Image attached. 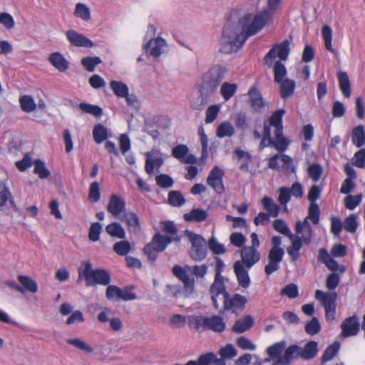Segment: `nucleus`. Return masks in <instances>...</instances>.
<instances>
[{
	"label": "nucleus",
	"instance_id": "obj_1",
	"mask_svg": "<svg viewBox=\"0 0 365 365\" xmlns=\"http://www.w3.org/2000/svg\"><path fill=\"white\" fill-rule=\"evenodd\" d=\"M265 14L247 13L239 19L237 24L227 21L220 40V50L225 53L237 51L249 37L258 34L264 27L263 16Z\"/></svg>",
	"mask_w": 365,
	"mask_h": 365
},
{
	"label": "nucleus",
	"instance_id": "obj_2",
	"mask_svg": "<svg viewBox=\"0 0 365 365\" xmlns=\"http://www.w3.org/2000/svg\"><path fill=\"white\" fill-rule=\"evenodd\" d=\"M284 113V109H278L271 115L268 122H264L262 138L259 145L260 150L271 146L282 153L287 149L289 140L283 135L282 118Z\"/></svg>",
	"mask_w": 365,
	"mask_h": 365
},
{
	"label": "nucleus",
	"instance_id": "obj_3",
	"mask_svg": "<svg viewBox=\"0 0 365 365\" xmlns=\"http://www.w3.org/2000/svg\"><path fill=\"white\" fill-rule=\"evenodd\" d=\"M207 270L208 266L206 264L194 266L185 265L184 267L175 265L173 267V273L182 282L186 295H190L195 289V279L190 277L189 273L197 279H203L207 274Z\"/></svg>",
	"mask_w": 365,
	"mask_h": 365
},
{
	"label": "nucleus",
	"instance_id": "obj_4",
	"mask_svg": "<svg viewBox=\"0 0 365 365\" xmlns=\"http://www.w3.org/2000/svg\"><path fill=\"white\" fill-rule=\"evenodd\" d=\"M78 279L79 282L85 279L86 287H93L96 284L107 286L111 281L110 273L105 269H92L89 262L83 261L78 269Z\"/></svg>",
	"mask_w": 365,
	"mask_h": 365
},
{
	"label": "nucleus",
	"instance_id": "obj_5",
	"mask_svg": "<svg viewBox=\"0 0 365 365\" xmlns=\"http://www.w3.org/2000/svg\"><path fill=\"white\" fill-rule=\"evenodd\" d=\"M227 73V68L226 66L221 64H214L202 74L198 87L205 91L204 93H210L213 96Z\"/></svg>",
	"mask_w": 365,
	"mask_h": 365
},
{
	"label": "nucleus",
	"instance_id": "obj_6",
	"mask_svg": "<svg viewBox=\"0 0 365 365\" xmlns=\"http://www.w3.org/2000/svg\"><path fill=\"white\" fill-rule=\"evenodd\" d=\"M188 326L197 331L210 330L217 333H222L226 328L223 318L219 315L205 317L194 315L189 317Z\"/></svg>",
	"mask_w": 365,
	"mask_h": 365
},
{
	"label": "nucleus",
	"instance_id": "obj_7",
	"mask_svg": "<svg viewBox=\"0 0 365 365\" xmlns=\"http://www.w3.org/2000/svg\"><path fill=\"white\" fill-rule=\"evenodd\" d=\"M185 235L191 243V247L189 250L190 258L195 262L203 261L207 255L205 239L202 235L189 230H185Z\"/></svg>",
	"mask_w": 365,
	"mask_h": 365
},
{
	"label": "nucleus",
	"instance_id": "obj_8",
	"mask_svg": "<svg viewBox=\"0 0 365 365\" xmlns=\"http://www.w3.org/2000/svg\"><path fill=\"white\" fill-rule=\"evenodd\" d=\"M166 249L164 235L160 232L154 235L151 241L148 243L143 248L144 254L147 256L148 259L154 263L158 257V253Z\"/></svg>",
	"mask_w": 365,
	"mask_h": 365
},
{
	"label": "nucleus",
	"instance_id": "obj_9",
	"mask_svg": "<svg viewBox=\"0 0 365 365\" xmlns=\"http://www.w3.org/2000/svg\"><path fill=\"white\" fill-rule=\"evenodd\" d=\"M291 40L285 39L280 43L274 44L268 51L264 57V62L267 66H271L272 60L279 57V61H286L288 58L290 52Z\"/></svg>",
	"mask_w": 365,
	"mask_h": 365
},
{
	"label": "nucleus",
	"instance_id": "obj_10",
	"mask_svg": "<svg viewBox=\"0 0 365 365\" xmlns=\"http://www.w3.org/2000/svg\"><path fill=\"white\" fill-rule=\"evenodd\" d=\"M247 299L245 296L240 294H235L230 296L226 293V297L224 299V308L227 311H231L232 313L237 314L243 311Z\"/></svg>",
	"mask_w": 365,
	"mask_h": 365
},
{
	"label": "nucleus",
	"instance_id": "obj_11",
	"mask_svg": "<svg viewBox=\"0 0 365 365\" xmlns=\"http://www.w3.org/2000/svg\"><path fill=\"white\" fill-rule=\"evenodd\" d=\"M224 175V170L216 165L212 168L207 178V184L218 194H222L225 190L222 180Z\"/></svg>",
	"mask_w": 365,
	"mask_h": 365
},
{
	"label": "nucleus",
	"instance_id": "obj_12",
	"mask_svg": "<svg viewBox=\"0 0 365 365\" xmlns=\"http://www.w3.org/2000/svg\"><path fill=\"white\" fill-rule=\"evenodd\" d=\"M284 255V249H270L267 257L268 263L264 267V272L267 276L271 275L280 268V263Z\"/></svg>",
	"mask_w": 365,
	"mask_h": 365
},
{
	"label": "nucleus",
	"instance_id": "obj_13",
	"mask_svg": "<svg viewBox=\"0 0 365 365\" xmlns=\"http://www.w3.org/2000/svg\"><path fill=\"white\" fill-rule=\"evenodd\" d=\"M250 269L245 266L244 263L240 260H237L233 265V271L236 275L238 284L244 289L249 287L251 283L249 276V270Z\"/></svg>",
	"mask_w": 365,
	"mask_h": 365
},
{
	"label": "nucleus",
	"instance_id": "obj_14",
	"mask_svg": "<svg viewBox=\"0 0 365 365\" xmlns=\"http://www.w3.org/2000/svg\"><path fill=\"white\" fill-rule=\"evenodd\" d=\"M189 148L186 145L179 144L172 150V155L185 164H195L197 158L193 154H189Z\"/></svg>",
	"mask_w": 365,
	"mask_h": 365
},
{
	"label": "nucleus",
	"instance_id": "obj_15",
	"mask_svg": "<svg viewBox=\"0 0 365 365\" xmlns=\"http://www.w3.org/2000/svg\"><path fill=\"white\" fill-rule=\"evenodd\" d=\"M66 35L70 43L74 46L84 48H92L94 46V43L91 40L74 30L67 31Z\"/></svg>",
	"mask_w": 365,
	"mask_h": 365
},
{
	"label": "nucleus",
	"instance_id": "obj_16",
	"mask_svg": "<svg viewBox=\"0 0 365 365\" xmlns=\"http://www.w3.org/2000/svg\"><path fill=\"white\" fill-rule=\"evenodd\" d=\"M287 344L286 340H281L268 346L266 349V352L269 356V358L265 359L264 361L268 362L274 361L275 364H278V361H279L281 357L283 356L282 353L284 351Z\"/></svg>",
	"mask_w": 365,
	"mask_h": 365
},
{
	"label": "nucleus",
	"instance_id": "obj_17",
	"mask_svg": "<svg viewBox=\"0 0 365 365\" xmlns=\"http://www.w3.org/2000/svg\"><path fill=\"white\" fill-rule=\"evenodd\" d=\"M295 232L297 235H301L300 237L305 245H309L312 242L313 229L307 218L304 219L303 222L299 220L296 222Z\"/></svg>",
	"mask_w": 365,
	"mask_h": 365
},
{
	"label": "nucleus",
	"instance_id": "obj_18",
	"mask_svg": "<svg viewBox=\"0 0 365 365\" xmlns=\"http://www.w3.org/2000/svg\"><path fill=\"white\" fill-rule=\"evenodd\" d=\"M359 328L360 324L358 317L356 316L349 317L346 318L341 324V335L344 337L355 336L358 334Z\"/></svg>",
	"mask_w": 365,
	"mask_h": 365
},
{
	"label": "nucleus",
	"instance_id": "obj_19",
	"mask_svg": "<svg viewBox=\"0 0 365 365\" xmlns=\"http://www.w3.org/2000/svg\"><path fill=\"white\" fill-rule=\"evenodd\" d=\"M240 260L247 268H252L260 259V253L255 247H244L241 250Z\"/></svg>",
	"mask_w": 365,
	"mask_h": 365
},
{
	"label": "nucleus",
	"instance_id": "obj_20",
	"mask_svg": "<svg viewBox=\"0 0 365 365\" xmlns=\"http://www.w3.org/2000/svg\"><path fill=\"white\" fill-rule=\"evenodd\" d=\"M300 346L297 344H291L286 346L284 354L278 361V365H289L294 359L300 357Z\"/></svg>",
	"mask_w": 365,
	"mask_h": 365
},
{
	"label": "nucleus",
	"instance_id": "obj_21",
	"mask_svg": "<svg viewBox=\"0 0 365 365\" xmlns=\"http://www.w3.org/2000/svg\"><path fill=\"white\" fill-rule=\"evenodd\" d=\"M125 201L116 195H112L107 206V210L114 217H118L123 211Z\"/></svg>",
	"mask_w": 365,
	"mask_h": 365
},
{
	"label": "nucleus",
	"instance_id": "obj_22",
	"mask_svg": "<svg viewBox=\"0 0 365 365\" xmlns=\"http://www.w3.org/2000/svg\"><path fill=\"white\" fill-rule=\"evenodd\" d=\"M248 95L252 107L255 111L259 112L265 106L261 93L256 86H253L249 89Z\"/></svg>",
	"mask_w": 365,
	"mask_h": 365
},
{
	"label": "nucleus",
	"instance_id": "obj_23",
	"mask_svg": "<svg viewBox=\"0 0 365 365\" xmlns=\"http://www.w3.org/2000/svg\"><path fill=\"white\" fill-rule=\"evenodd\" d=\"M318 352V343L315 341H308L303 348L300 346V358L306 361L313 359L317 356Z\"/></svg>",
	"mask_w": 365,
	"mask_h": 365
},
{
	"label": "nucleus",
	"instance_id": "obj_24",
	"mask_svg": "<svg viewBox=\"0 0 365 365\" xmlns=\"http://www.w3.org/2000/svg\"><path fill=\"white\" fill-rule=\"evenodd\" d=\"M199 96L192 98L190 100V106L194 110H202L204 107L210 102L212 95L210 93H204L205 91L198 87Z\"/></svg>",
	"mask_w": 365,
	"mask_h": 365
},
{
	"label": "nucleus",
	"instance_id": "obj_25",
	"mask_svg": "<svg viewBox=\"0 0 365 365\" xmlns=\"http://www.w3.org/2000/svg\"><path fill=\"white\" fill-rule=\"evenodd\" d=\"M48 61L60 72H64L69 68V61L59 52L51 53Z\"/></svg>",
	"mask_w": 365,
	"mask_h": 365
},
{
	"label": "nucleus",
	"instance_id": "obj_26",
	"mask_svg": "<svg viewBox=\"0 0 365 365\" xmlns=\"http://www.w3.org/2000/svg\"><path fill=\"white\" fill-rule=\"evenodd\" d=\"M120 220L123 222H125L132 231L137 232L140 229V219L138 215L133 211L124 212Z\"/></svg>",
	"mask_w": 365,
	"mask_h": 365
},
{
	"label": "nucleus",
	"instance_id": "obj_27",
	"mask_svg": "<svg viewBox=\"0 0 365 365\" xmlns=\"http://www.w3.org/2000/svg\"><path fill=\"white\" fill-rule=\"evenodd\" d=\"M279 93L282 99L286 100L289 98L294 92L296 83L294 80L285 78L279 83Z\"/></svg>",
	"mask_w": 365,
	"mask_h": 365
},
{
	"label": "nucleus",
	"instance_id": "obj_28",
	"mask_svg": "<svg viewBox=\"0 0 365 365\" xmlns=\"http://www.w3.org/2000/svg\"><path fill=\"white\" fill-rule=\"evenodd\" d=\"M208 216V212L201 208H194L190 212L185 213L183 218L186 222H201L205 221Z\"/></svg>",
	"mask_w": 365,
	"mask_h": 365
},
{
	"label": "nucleus",
	"instance_id": "obj_29",
	"mask_svg": "<svg viewBox=\"0 0 365 365\" xmlns=\"http://www.w3.org/2000/svg\"><path fill=\"white\" fill-rule=\"evenodd\" d=\"M339 88L345 98H349L351 94V84L349 76L346 72L340 71L337 73Z\"/></svg>",
	"mask_w": 365,
	"mask_h": 365
},
{
	"label": "nucleus",
	"instance_id": "obj_30",
	"mask_svg": "<svg viewBox=\"0 0 365 365\" xmlns=\"http://www.w3.org/2000/svg\"><path fill=\"white\" fill-rule=\"evenodd\" d=\"M254 324L253 318L247 315L242 319H238L232 327V331L235 333H243L249 330Z\"/></svg>",
	"mask_w": 365,
	"mask_h": 365
},
{
	"label": "nucleus",
	"instance_id": "obj_31",
	"mask_svg": "<svg viewBox=\"0 0 365 365\" xmlns=\"http://www.w3.org/2000/svg\"><path fill=\"white\" fill-rule=\"evenodd\" d=\"M351 140L357 148H361L365 144V130L363 125H359L352 130Z\"/></svg>",
	"mask_w": 365,
	"mask_h": 365
},
{
	"label": "nucleus",
	"instance_id": "obj_32",
	"mask_svg": "<svg viewBox=\"0 0 365 365\" xmlns=\"http://www.w3.org/2000/svg\"><path fill=\"white\" fill-rule=\"evenodd\" d=\"M106 232L111 237L125 239L126 234L124 228L119 222H112L106 227Z\"/></svg>",
	"mask_w": 365,
	"mask_h": 365
},
{
	"label": "nucleus",
	"instance_id": "obj_33",
	"mask_svg": "<svg viewBox=\"0 0 365 365\" xmlns=\"http://www.w3.org/2000/svg\"><path fill=\"white\" fill-rule=\"evenodd\" d=\"M110 87L118 98H123L128 96V92L129 91L128 86L123 81H111L110 82Z\"/></svg>",
	"mask_w": 365,
	"mask_h": 365
},
{
	"label": "nucleus",
	"instance_id": "obj_34",
	"mask_svg": "<svg viewBox=\"0 0 365 365\" xmlns=\"http://www.w3.org/2000/svg\"><path fill=\"white\" fill-rule=\"evenodd\" d=\"M210 294H215V296H219L222 294L224 299L226 297V293L228 292L226 291L223 277H215L214 282L210 286Z\"/></svg>",
	"mask_w": 365,
	"mask_h": 365
},
{
	"label": "nucleus",
	"instance_id": "obj_35",
	"mask_svg": "<svg viewBox=\"0 0 365 365\" xmlns=\"http://www.w3.org/2000/svg\"><path fill=\"white\" fill-rule=\"evenodd\" d=\"M262 205L270 216L276 217L279 215V206L270 197H264L262 200Z\"/></svg>",
	"mask_w": 365,
	"mask_h": 365
},
{
	"label": "nucleus",
	"instance_id": "obj_36",
	"mask_svg": "<svg viewBox=\"0 0 365 365\" xmlns=\"http://www.w3.org/2000/svg\"><path fill=\"white\" fill-rule=\"evenodd\" d=\"M339 349L340 343L337 341L327 346L322 356V363L325 364L331 360L338 354Z\"/></svg>",
	"mask_w": 365,
	"mask_h": 365
},
{
	"label": "nucleus",
	"instance_id": "obj_37",
	"mask_svg": "<svg viewBox=\"0 0 365 365\" xmlns=\"http://www.w3.org/2000/svg\"><path fill=\"white\" fill-rule=\"evenodd\" d=\"M235 133L234 126L229 121L221 123L216 130V135L218 138L230 137Z\"/></svg>",
	"mask_w": 365,
	"mask_h": 365
},
{
	"label": "nucleus",
	"instance_id": "obj_38",
	"mask_svg": "<svg viewBox=\"0 0 365 365\" xmlns=\"http://www.w3.org/2000/svg\"><path fill=\"white\" fill-rule=\"evenodd\" d=\"M166 46V41L161 37H157L154 39V46L150 47L148 52L149 55L158 58L163 53V48Z\"/></svg>",
	"mask_w": 365,
	"mask_h": 365
},
{
	"label": "nucleus",
	"instance_id": "obj_39",
	"mask_svg": "<svg viewBox=\"0 0 365 365\" xmlns=\"http://www.w3.org/2000/svg\"><path fill=\"white\" fill-rule=\"evenodd\" d=\"M281 0H267V9H263L256 15H259L262 13H265V16H263L264 20V25L268 22V21L272 18L274 12L277 9L278 6L279 5Z\"/></svg>",
	"mask_w": 365,
	"mask_h": 365
},
{
	"label": "nucleus",
	"instance_id": "obj_40",
	"mask_svg": "<svg viewBox=\"0 0 365 365\" xmlns=\"http://www.w3.org/2000/svg\"><path fill=\"white\" fill-rule=\"evenodd\" d=\"M237 89V85L236 83H224L221 86L220 93L222 98L227 101H229L236 93Z\"/></svg>",
	"mask_w": 365,
	"mask_h": 365
},
{
	"label": "nucleus",
	"instance_id": "obj_41",
	"mask_svg": "<svg viewBox=\"0 0 365 365\" xmlns=\"http://www.w3.org/2000/svg\"><path fill=\"white\" fill-rule=\"evenodd\" d=\"M93 136L95 142L100 144L107 139L108 130L102 124H98L93 128Z\"/></svg>",
	"mask_w": 365,
	"mask_h": 365
},
{
	"label": "nucleus",
	"instance_id": "obj_42",
	"mask_svg": "<svg viewBox=\"0 0 365 365\" xmlns=\"http://www.w3.org/2000/svg\"><path fill=\"white\" fill-rule=\"evenodd\" d=\"M34 173L38 175L39 178L45 179L47 178L51 175L50 171L46 167V164L43 160L40 159H36L34 160Z\"/></svg>",
	"mask_w": 365,
	"mask_h": 365
},
{
	"label": "nucleus",
	"instance_id": "obj_43",
	"mask_svg": "<svg viewBox=\"0 0 365 365\" xmlns=\"http://www.w3.org/2000/svg\"><path fill=\"white\" fill-rule=\"evenodd\" d=\"M322 35L324 41L325 48L331 53H335L332 47V29L328 25H324L322 29Z\"/></svg>",
	"mask_w": 365,
	"mask_h": 365
},
{
	"label": "nucleus",
	"instance_id": "obj_44",
	"mask_svg": "<svg viewBox=\"0 0 365 365\" xmlns=\"http://www.w3.org/2000/svg\"><path fill=\"white\" fill-rule=\"evenodd\" d=\"M274 79L276 83H279L287 75V68L281 61H277L273 66Z\"/></svg>",
	"mask_w": 365,
	"mask_h": 365
},
{
	"label": "nucleus",
	"instance_id": "obj_45",
	"mask_svg": "<svg viewBox=\"0 0 365 365\" xmlns=\"http://www.w3.org/2000/svg\"><path fill=\"white\" fill-rule=\"evenodd\" d=\"M18 280L26 290L31 293H36L38 291L37 283L30 277L19 275L18 276Z\"/></svg>",
	"mask_w": 365,
	"mask_h": 365
},
{
	"label": "nucleus",
	"instance_id": "obj_46",
	"mask_svg": "<svg viewBox=\"0 0 365 365\" xmlns=\"http://www.w3.org/2000/svg\"><path fill=\"white\" fill-rule=\"evenodd\" d=\"M168 202L173 207H181L185 203V199L180 191L172 190L168 193Z\"/></svg>",
	"mask_w": 365,
	"mask_h": 365
},
{
	"label": "nucleus",
	"instance_id": "obj_47",
	"mask_svg": "<svg viewBox=\"0 0 365 365\" xmlns=\"http://www.w3.org/2000/svg\"><path fill=\"white\" fill-rule=\"evenodd\" d=\"M209 249L215 255H223L226 252V248L223 244L220 243L215 236H212L207 242Z\"/></svg>",
	"mask_w": 365,
	"mask_h": 365
},
{
	"label": "nucleus",
	"instance_id": "obj_48",
	"mask_svg": "<svg viewBox=\"0 0 365 365\" xmlns=\"http://www.w3.org/2000/svg\"><path fill=\"white\" fill-rule=\"evenodd\" d=\"M78 107L83 112L91 114L96 117H100L103 114V109L97 105L81 103Z\"/></svg>",
	"mask_w": 365,
	"mask_h": 365
},
{
	"label": "nucleus",
	"instance_id": "obj_49",
	"mask_svg": "<svg viewBox=\"0 0 365 365\" xmlns=\"http://www.w3.org/2000/svg\"><path fill=\"white\" fill-rule=\"evenodd\" d=\"M102 61L100 57L94 56V57H84L81 59V64L85 68V69L88 72H93L95 71V68L97 65L101 63Z\"/></svg>",
	"mask_w": 365,
	"mask_h": 365
},
{
	"label": "nucleus",
	"instance_id": "obj_50",
	"mask_svg": "<svg viewBox=\"0 0 365 365\" xmlns=\"http://www.w3.org/2000/svg\"><path fill=\"white\" fill-rule=\"evenodd\" d=\"M321 329L322 327L319 321L315 317H313L304 327L306 333L311 336L318 334L321 331Z\"/></svg>",
	"mask_w": 365,
	"mask_h": 365
},
{
	"label": "nucleus",
	"instance_id": "obj_51",
	"mask_svg": "<svg viewBox=\"0 0 365 365\" xmlns=\"http://www.w3.org/2000/svg\"><path fill=\"white\" fill-rule=\"evenodd\" d=\"M220 359H223L225 361L226 359H231L237 355V350L231 344H227L225 346L222 347L219 350Z\"/></svg>",
	"mask_w": 365,
	"mask_h": 365
},
{
	"label": "nucleus",
	"instance_id": "obj_52",
	"mask_svg": "<svg viewBox=\"0 0 365 365\" xmlns=\"http://www.w3.org/2000/svg\"><path fill=\"white\" fill-rule=\"evenodd\" d=\"M130 250V243L127 240L117 242L113 245V251L120 256H125Z\"/></svg>",
	"mask_w": 365,
	"mask_h": 365
},
{
	"label": "nucleus",
	"instance_id": "obj_53",
	"mask_svg": "<svg viewBox=\"0 0 365 365\" xmlns=\"http://www.w3.org/2000/svg\"><path fill=\"white\" fill-rule=\"evenodd\" d=\"M20 103L21 109L26 113H31L34 111L36 108V104L30 96H24L20 98Z\"/></svg>",
	"mask_w": 365,
	"mask_h": 365
},
{
	"label": "nucleus",
	"instance_id": "obj_54",
	"mask_svg": "<svg viewBox=\"0 0 365 365\" xmlns=\"http://www.w3.org/2000/svg\"><path fill=\"white\" fill-rule=\"evenodd\" d=\"M74 14L83 21H88L91 19L89 8L82 3L76 4Z\"/></svg>",
	"mask_w": 365,
	"mask_h": 365
},
{
	"label": "nucleus",
	"instance_id": "obj_55",
	"mask_svg": "<svg viewBox=\"0 0 365 365\" xmlns=\"http://www.w3.org/2000/svg\"><path fill=\"white\" fill-rule=\"evenodd\" d=\"M362 195L358 194L356 195H348L344 198V205L350 210H354L361 202Z\"/></svg>",
	"mask_w": 365,
	"mask_h": 365
},
{
	"label": "nucleus",
	"instance_id": "obj_56",
	"mask_svg": "<svg viewBox=\"0 0 365 365\" xmlns=\"http://www.w3.org/2000/svg\"><path fill=\"white\" fill-rule=\"evenodd\" d=\"M346 231L350 233L356 232L358 227L357 216L355 214H351L344 220L343 224Z\"/></svg>",
	"mask_w": 365,
	"mask_h": 365
},
{
	"label": "nucleus",
	"instance_id": "obj_57",
	"mask_svg": "<svg viewBox=\"0 0 365 365\" xmlns=\"http://www.w3.org/2000/svg\"><path fill=\"white\" fill-rule=\"evenodd\" d=\"M106 291V297L110 301L118 302L120 300V294H121V288L116 285H107Z\"/></svg>",
	"mask_w": 365,
	"mask_h": 365
},
{
	"label": "nucleus",
	"instance_id": "obj_58",
	"mask_svg": "<svg viewBox=\"0 0 365 365\" xmlns=\"http://www.w3.org/2000/svg\"><path fill=\"white\" fill-rule=\"evenodd\" d=\"M282 296H287L290 299L297 298L299 296V289L297 284L290 283L286 285L280 292Z\"/></svg>",
	"mask_w": 365,
	"mask_h": 365
},
{
	"label": "nucleus",
	"instance_id": "obj_59",
	"mask_svg": "<svg viewBox=\"0 0 365 365\" xmlns=\"http://www.w3.org/2000/svg\"><path fill=\"white\" fill-rule=\"evenodd\" d=\"M273 227L277 232L287 237L291 235L292 234L290 229L289 228L287 224L284 220L277 219L274 220Z\"/></svg>",
	"mask_w": 365,
	"mask_h": 365
},
{
	"label": "nucleus",
	"instance_id": "obj_60",
	"mask_svg": "<svg viewBox=\"0 0 365 365\" xmlns=\"http://www.w3.org/2000/svg\"><path fill=\"white\" fill-rule=\"evenodd\" d=\"M157 185L162 188H170L174 184L173 179L167 174H160L155 177Z\"/></svg>",
	"mask_w": 365,
	"mask_h": 365
},
{
	"label": "nucleus",
	"instance_id": "obj_61",
	"mask_svg": "<svg viewBox=\"0 0 365 365\" xmlns=\"http://www.w3.org/2000/svg\"><path fill=\"white\" fill-rule=\"evenodd\" d=\"M102 231V225L100 222H93L91 225L88 232V238L92 242H96L100 238Z\"/></svg>",
	"mask_w": 365,
	"mask_h": 365
},
{
	"label": "nucleus",
	"instance_id": "obj_62",
	"mask_svg": "<svg viewBox=\"0 0 365 365\" xmlns=\"http://www.w3.org/2000/svg\"><path fill=\"white\" fill-rule=\"evenodd\" d=\"M320 209L317 203H310L308 210V218L313 224L317 225L319 222Z\"/></svg>",
	"mask_w": 365,
	"mask_h": 365
},
{
	"label": "nucleus",
	"instance_id": "obj_63",
	"mask_svg": "<svg viewBox=\"0 0 365 365\" xmlns=\"http://www.w3.org/2000/svg\"><path fill=\"white\" fill-rule=\"evenodd\" d=\"M322 167L317 163L312 164L308 168V173L313 181L317 182L322 174Z\"/></svg>",
	"mask_w": 365,
	"mask_h": 365
},
{
	"label": "nucleus",
	"instance_id": "obj_64",
	"mask_svg": "<svg viewBox=\"0 0 365 365\" xmlns=\"http://www.w3.org/2000/svg\"><path fill=\"white\" fill-rule=\"evenodd\" d=\"M352 163L357 168H362L365 167V148H361L355 153Z\"/></svg>",
	"mask_w": 365,
	"mask_h": 365
}]
</instances>
